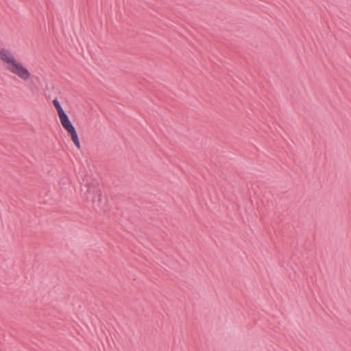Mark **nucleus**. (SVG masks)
Instances as JSON below:
<instances>
[{"instance_id":"1","label":"nucleus","mask_w":351,"mask_h":351,"mask_svg":"<svg viewBox=\"0 0 351 351\" xmlns=\"http://www.w3.org/2000/svg\"><path fill=\"white\" fill-rule=\"evenodd\" d=\"M0 61L7 71L21 80L27 82L32 78V75L29 69L16 59L11 51L1 49Z\"/></svg>"},{"instance_id":"3","label":"nucleus","mask_w":351,"mask_h":351,"mask_svg":"<svg viewBox=\"0 0 351 351\" xmlns=\"http://www.w3.org/2000/svg\"><path fill=\"white\" fill-rule=\"evenodd\" d=\"M101 191L97 187H90L87 191L86 198L93 202L100 201Z\"/></svg>"},{"instance_id":"2","label":"nucleus","mask_w":351,"mask_h":351,"mask_svg":"<svg viewBox=\"0 0 351 351\" xmlns=\"http://www.w3.org/2000/svg\"><path fill=\"white\" fill-rule=\"evenodd\" d=\"M53 104L57 111L58 118L60 119L62 126L71 136V140L75 144V145L77 147V148L80 149L81 145L78 138V135L77 134L75 127L73 125L69 117L65 113L60 102L57 99L53 100Z\"/></svg>"}]
</instances>
